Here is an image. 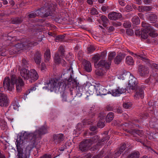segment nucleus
<instances>
[{
	"label": "nucleus",
	"instance_id": "nucleus-25",
	"mask_svg": "<svg viewBox=\"0 0 158 158\" xmlns=\"http://www.w3.org/2000/svg\"><path fill=\"white\" fill-rule=\"evenodd\" d=\"M127 73L129 74L130 73L128 72H127L125 70H124L123 71L121 74L118 75V78L120 80H124L125 79L124 76H126Z\"/></svg>",
	"mask_w": 158,
	"mask_h": 158
},
{
	"label": "nucleus",
	"instance_id": "nucleus-7",
	"mask_svg": "<svg viewBox=\"0 0 158 158\" xmlns=\"http://www.w3.org/2000/svg\"><path fill=\"white\" fill-rule=\"evenodd\" d=\"M98 138L97 135H95L92 139H87L84 142H81L79 145L80 150L82 152L87 151L90 145L94 143L97 141Z\"/></svg>",
	"mask_w": 158,
	"mask_h": 158
},
{
	"label": "nucleus",
	"instance_id": "nucleus-5",
	"mask_svg": "<svg viewBox=\"0 0 158 158\" xmlns=\"http://www.w3.org/2000/svg\"><path fill=\"white\" fill-rule=\"evenodd\" d=\"M142 26L143 27L142 29V32L141 34V37L144 39H147L148 36L147 33L150 31L149 33V35L152 37H156L157 36V34L151 26L149 24L143 22L142 23Z\"/></svg>",
	"mask_w": 158,
	"mask_h": 158
},
{
	"label": "nucleus",
	"instance_id": "nucleus-12",
	"mask_svg": "<svg viewBox=\"0 0 158 158\" xmlns=\"http://www.w3.org/2000/svg\"><path fill=\"white\" fill-rule=\"evenodd\" d=\"M96 93L97 95H106L108 93V92L103 86L98 84L96 88Z\"/></svg>",
	"mask_w": 158,
	"mask_h": 158
},
{
	"label": "nucleus",
	"instance_id": "nucleus-39",
	"mask_svg": "<svg viewBox=\"0 0 158 158\" xmlns=\"http://www.w3.org/2000/svg\"><path fill=\"white\" fill-rule=\"evenodd\" d=\"M116 55V53L115 52H111L109 53L108 55V59H111L113 58V57H114Z\"/></svg>",
	"mask_w": 158,
	"mask_h": 158
},
{
	"label": "nucleus",
	"instance_id": "nucleus-37",
	"mask_svg": "<svg viewBox=\"0 0 158 158\" xmlns=\"http://www.w3.org/2000/svg\"><path fill=\"white\" fill-rule=\"evenodd\" d=\"M95 50V48L93 46H90L87 48V51L89 53H91Z\"/></svg>",
	"mask_w": 158,
	"mask_h": 158
},
{
	"label": "nucleus",
	"instance_id": "nucleus-46",
	"mask_svg": "<svg viewBox=\"0 0 158 158\" xmlns=\"http://www.w3.org/2000/svg\"><path fill=\"white\" fill-rule=\"evenodd\" d=\"M153 16H150V19L151 20L152 22L156 21L157 20V17L156 15H153Z\"/></svg>",
	"mask_w": 158,
	"mask_h": 158
},
{
	"label": "nucleus",
	"instance_id": "nucleus-9",
	"mask_svg": "<svg viewBox=\"0 0 158 158\" xmlns=\"http://www.w3.org/2000/svg\"><path fill=\"white\" fill-rule=\"evenodd\" d=\"M46 9L42 8L40 9L36 10L35 12L31 13L29 15L30 18H34L37 16H41L47 17L51 15V13L49 10L47 12L46 11Z\"/></svg>",
	"mask_w": 158,
	"mask_h": 158
},
{
	"label": "nucleus",
	"instance_id": "nucleus-34",
	"mask_svg": "<svg viewBox=\"0 0 158 158\" xmlns=\"http://www.w3.org/2000/svg\"><path fill=\"white\" fill-rule=\"evenodd\" d=\"M101 9L102 11L105 12L106 11H108L110 9V8L108 6H103L102 7Z\"/></svg>",
	"mask_w": 158,
	"mask_h": 158
},
{
	"label": "nucleus",
	"instance_id": "nucleus-55",
	"mask_svg": "<svg viewBox=\"0 0 158 158\" xmlns=\"http://www.w3.org/2000/svg\"><path fill=\"white\" fill-rule=\"evenodd\" d=\"M97 128V127L96 126H91L90 127V130L92 131H95Z\"/></svg>",
	"mask_w": 158,
	"mask_h": 158
},
{
	"label": "nucleus",
	"instance_id": "nucleus-59",
	"mask_svg": "<svg viewBox=\"0 0 158 158\" xmlns=\"http://www.w3.org/2000/svg\"><path fill=\"white\" fill-rule=\"evenodd\" d=\"M59 51H60L61 53H62L63 52L64 48L63 46H60L59 48Z\"/></svg>",
	"mask_w": 158,
	"mask_h": 158
},
{
	"label": "nucleus",
	"instance_id": "nucleus-2",
	"mask_svg": "<svg viewBox=\"0 0 158 158\" xmlns=\"http://www.w3.org/2000/svg\"><path fill=\"white\" fill-rule=\"evenodd\" d=\"M32 135V134H31L30 132H25L22 135L19 136L17 139L15 144L18 153V156L19 158H27L26 153L25 152H23L20 150V146L24 145L25 142L27 141V140L25 141V140L28 139V140H29L31 145L33 147L35 145L32 142L33 139Z\"/></svg>",
	"mask_w": 158,
	"mask_h": 158
},
{
	"label": "nucleus",
	"instance_id": "nucleus-62",
	"mask_svg": "<svg viewBox=\"0 0 158 158\" xmlns=\"http://www.w3.org/2000/svg\"><path fill=\"white\" fill-rule=\"evenodd\" d=\"M117 112L118 113H122L123 111L121 109H118L117 110Z\"/></svg>",
	"mask_w": 158,
	"mask_h": 158
},
{
	"label": "nucleus",
	"instance_id": "nucleus-24",
	"mask_svg": "<svg viewBox=\"0 0 158 158\" xmlns=\"http://www.w3.org/2000/svg\"><path fill=\"white\" fill-rule=\"evenodd\" d=\"M139 153L136 152H132L128 156L127 158H138Z\"/></svg>",
	"mask_w": 158,
	"mask_h": 158
},
{
	"label": "nucleus",
	"instance_id": "nucleus-3",
	"mask_svg": "<svg viewBox=\"0 0 158 158\" xmlns=\"http://www.w3.org/2000/svg\"><path fill=\"white\" fill-rule=\"evenodd\" d=\"M15 83L17 92H19L22 89V87L24 84L22 79L19 78L16 79L12 76L10 80L9 77H6L3 82V87L5 90L12 91L14 88V84Z\"/></svg>",
	"mask_w": 158,
	"mask_h": 158
},
{
	"label": "nucleus",
	"instance_id": "nucleus-10",
	"mask_svg": "<svg viewBox=\"0 0 158 158\" xmlns=\"http://www.w3.org/2000/svg\"><path fill=\"white\" fill-rule=\"evenodd\" d=\"M29 79L31 82H34L39 78V75L37 72L34 69L30 70Z\"/></svg>",
	"mask_w": 158,
	"mask_h": 158
},
{
	"label": "nucleus",
	"instance_id": "nucleus-22",
	"mask_svg": "<svg viewBox=\"0 0 158 158\" xmlns=\"http://www.w3.org/2000/svg\"><path fill=\"white\" fill-rule=\"evenodd\" d=\"M35 62L38 65L39 68L42 71L45 70L46 66L43 61H41V60H35Z\"/></svg>",
	"mask_w": 158,
	"mask_h": 158
},
{
	"label": "nucleus",
	"instance_id": "nucleus-41",
	"mask_svg": "<svg viewBox=\"0 0 158 158\" xmlns=\"http://www.w3.org/2000/svg\"><path fill=\"white\" fill-rule=\"evenodd\" d=\"M98 126L100 128H102L104 126V122L102 121H99L97 124Z\"/></svg>",
	"mask_w": 158,
	"mask_h": 158
},
{
	"label": "nucleus",
	"instance_id": "nucleus-43",
	"mask_svg": "<svg viewBox=\"0 0 158 158\" xmlns=\"http://www.w3.org/2000/svg\"><path fill=\"white\" fill-rule=\"evenodd\" d=\"M106 115L104 113H100L98 115V118L100 120H102L104 118Z\"/></svg>",
	"mask_w": 158,
	"mask_h": 158
},
{
	"label": "nucleus",
	"instance_id": "nucleus-38",
	"mask_svg": "<svg viewBox=\"0 0 158 158\" xmlns=\"http://www.w3.org/2000/svg\"><path fill=\"white\" fill-rule=\"evenodd\" d=\"M123 26L125 28L130 27L131 26L130 22H126L124 23Z\"/></svg>",
	"mask_w": 158,
	"mask_h": 158
},
{
	"label": "nucleus",
	"instance_id": "nucleus-16",
	"mask_svg": "<svg viewBox=\"0 0 158 158\" xmlns=\"http://www.w3.org/2000/svg\"><path fill=\"white\" fill-rule=\"evenodd\" d=\"M135 93L134 95V97L135 99H138L140 98H143L144 97L143 92L142 89L138 88L137 87L135 89Z\"/></svg>",
	"mask_w": 158,
	"mask_h": 158
},
{
	"label": "nucleus",
	"instance_id": "nucleus-63",
	"mask_svg": "<svg viewBox=\"0 0 158 158\" xmlns=\"http://www.w3.org/2000/svg\"><path fill=\"white\" fill-rule=\"evenodd\" d=\"M3 3L4 5H6L7 4L8 2L6 0H3Z\"/></svg>",
	"mask_w": 158,
	"mask_h": 158
},
{
	"label": "nucleus",
	"instance_id": "nucleus-13",
	"mask_svg": "<svg viewBox=\"0 0 158 158\" xmlns=\"http://www.w3.org/2000/svg\"><path fill=\"white\" fill-rule=\"evenodd\" d=\"M130 74V76L129 80V85L130 86V88L132 89H135L137 86L136 79L135 77L132 75Z\"/></svg>",
	"mask_w": 158,
	"mask_h": 158
},
{
	"label": "nucleus",
	"instance_id": "nucleus-52",
	"mask_svg": "<svg viewBox=\"0 0 158 158\" xmlns=\"http://www.w3.org/2000/svg\"><path fill=\"white\" fill-rule=\"evenodd\" d=\"M5 51L2 50V49H0V56H4L5 55Z\"/></svg>",
	"mask_w": 158,
	"mask_h": 158
},
{
	"label": "nucleus",
	"instance_id": "nucleus-50",
	"mask_svg": "<svg viewBox=\"0 0 158 158\" xmlns=\"http://www.w3.org/2000/svg\"><path fill=\"white\" fill-rule=\"evenodd\" d=\"M136 133L140 136H142L143 134V132L142 131H138L136 132Z\"/></svg>",
	"mask_w": 158,
	"mask_h": 158
},
{
	"label": "nucleus",
	"instance_id": "nucleus-40",
	"mask_svg": "<svg viewBox=\"0 0 158 158\" xmlns=\"http://www.w3.org/2000/svg\"><path fill=\"white\" fill-rule=\"evenodd\" d=\"M134 56L135 57L134 58H137L139 59L142 58L144 59H147L144 56H142V55H137L136 54H134Z\"/></svg>",
	"mask_w": 158,
	"mask_h": 158
},
{
	"label": "nucleus",
	"instance_id": "nucleus-58",
	"mask_svg": "<svg viewBox=\"0 0 158 158\" xmlns=\"http://www.w3.org/2000/svg\"><path fill=\"white\" fill-rule=\"evenodd\" d=\"M134 1L138 4H141L142 3L141 0H134Z\"/></svg>",
	"mask_w": 158,
	"mask_h": 158
},
{
	"label": "nucleus",
	"instance_id": "nucleus-44",
	"mask_svg": "<svg viewBox=\"0 0 158 158\" xmlns=\"http://www.w3.org/2000/svg\"><path fill=\"white\" fill-rule=\"evenodd\" d=\"M91 13L92 15H95L98 14V12L95 8H93L91 10Z\"/></svg>",
	"mask_w": 158,
	"mask_h": 158
},
{
	"label": "nucleus",
	"instance_id": "nucleus-8",
	"mask_svg": "<svg viewBox=\"0 0 158 158\" xmlns=\"http://www.w3.org/2000/svg\"><path fill=\"white\" fill-rule=\"evenodd\" d=\"M94 62L96 68L103 67L106 70H108L110 69L111 64L110 60H94Z\"/></svg>",
	"mask_w": 158,
	"mask_h": 158
},
{
	"label": "nucleus",
	"instance_id": "nucleus-53",
	"mask_svg": "<svg viewBox=\"0 0 158 158\" xmlns=\"http://www.w3.org/2000/svg\"><path fill=\"white\" fill-rule=\"evenodd\" d=\"M51 155L49 154H46L40 158H51Z\"/></svg>",
	"mask_w": 158,
	"mask_h": 158
},
{
	"label": "nucleus",
	"instance_id": "nucleus-28",
	"mask_svg": "<svg viewBox=\"0 0 158 158\" xmlns=\"http://www.w3.org/2000/svg\"><path fill=\"white\" fill-rule=\"evenodd\" d=\"M132 20L134 24H138L140 23L139 19L137 16H135L132 18Z\"/></svg>",
	"mask_w": 158,
	"mask_h": 158
},
{
	"label": "nucleus",
	"instance_id": "nucleus-19",
	"mask_svg": "<svg viewBox=\"0 0 158 158\" xmlns=\"http://www.w3.org/2000/svg\"><path fill=\"white\" fill-rule=\"evenodd\" d=\"M53 137L54 142L56 143H60L64 139V135L62 134L55 135Z\"/></svg>",
	"mask_w": 158,
	"mask_h": 158
},
{
	"label": "nucleus",
	"instance_id": "nucleus-49",
	"mask_svg": "<svg viewBox=\"0 0 158 158\" xmlns=\"http://www.w3.org/2000/svg\"><path fill=\"white\" fill-rule=\"evenodd\" d=\"M147 7H144L143 8H142V7L141 6H139V7H138V10H139L140 12H143V10L144 9H146V8H147Z\"/></svg>",
	"mask_w": 158,
	"mask_h": 158
},
{
	"label": "nucleus",
	"instance_id": "nucleus-36",
	"mask_svg": "<svg viewBox=\"0 0 158 158\" xmlns=\"http://www.w3.org/2000/svg\"><path fill=\"white\" fill-rule=\"evenodd\" d=\"M127 34L129 35H132L134 34L133 30L131 29H127L126 31Z\"/></svg>",
	"mask_w": 158,
	"mask_h": 158
},
{
	"label": "nucleus",
	"instance_id": "nucleus-17",
	"mask_svg": "<svg viewBox=\"0 0 158 158\" xmlns=\"http://www.w3.org/2000/svg\"><path fill=\"white\" fill-rule=\"evenodd\" d=\"M23 46V44H16L13 49L10 50V53L11 54L15 53L20 50H23L24 49Z\"/></svg>",
	"mask_w": 158,
	"mask_h": 158
},
{
	"label": "nucleus",
	"instance_id": "nucleus-32",
	"mask_svg": "<svg viewBox=\"0 0 158 158\" xmlns=\"http://www.w3.org/2000/svg\"><path fill=\"white\" fill-rule=\"evenodd\" d=\"M44 56L46 57V59H48L50 58V53L49 50H47L44 54Z\"/></svg>",
	"mask_w": 158,
	"mask_h": 158
},
{
	"label": "nucleus",
	"instance_id": "nucleus-21",
	"mask_svg": "<svg viewBox=\"0 0 158 158\" xmlns=\"http://www.w3.org/2000/svg\"><path fill=\"white\" fill-rule=\"evenodd\" d=\"M83 64L85 69L88 72H90L92 70L90 62L87 60H84Z\"/></svg>",
	"mask_w": 158,
	"mask_h": 158
},
{
	"label": "nucleus",
	"instance_id": "nucleus-20",
	"mask_svg": "<svg viewBox=\"0 0 158 158\" xmlns=\"http://www.w3.org/2000/svg\"><path fill=\"white\" fill-rule=\"evenodd\" d=\"M29 73L30 71L24 68L22 69L20 72L21 75L25 80L29 79Z\"/></svg>",
	"mask_w": 158,
	"mask_h": 158
},
{
	"label": "nucleus",
	"instance_id": "nucleus-14",
	"mask_svg": "<svg viewBox=\"0 0 158 158\" xmlns=\"http://www.w3.org/2000/svg\"><path fill=\"white\" fill-rule=\"evenodd\" d=\"M9 102L6 95L3 94H0V106H7Z\"/></svg>",
	"mask_w": 158,
	"mask_h": 158
},
{
	"label": "nucleus",
	"instance_id": "nucleus-11",
	"mask_svg": "<svg viewBox=\"0 0 158 158\" xmlns=\"http://www.w3.org/2000/svg\"><path fill=\"white\" fill-rule=\"evenodd\" d=\"M125 92L124 89L120 87H116L113 89L110 92L112 95L114 96H118Z\"/></svg>",
	"mask_w": 158,
	"mask_h": 158
},
{
	"label": "nucleus",
	"instance_id": "nucleus-54",
	"mask_svg": "<svg viewBox=\"0 0 158 158\" xmlns=\"http://www.w3.org/2000/svg\"><path fill=\"white\" fill-rule=\"evenodd\" d=\"M119 3L122 6H124L125 5V2L123 0H119Z\"/></svg>",
	"mask_w": 158,
	"mask_h": 158
},
{
	"label": "nucleus",
	"instance_id": "nucleus-64",
	"mask_svg": "<svg viewBox=\"0 0 158 158\" xmlns=\"http://www.w3.org/2000/svg\"><path fill=\"white\" fill-rule=\"evenodd\" d=\"M100 156L99 155H97L94 156L92 158H99Z\"/></svg>",
	"mask_w": 158,
	"mask_h": 158
},
{
	"label": "nucleus",
	"instance_id": "nucleus-45",
	"mask_svg": "<svg viewBox=\"0 0 158 158\" xmlns=\"http://www.w3.org/2000/svg\"><path fill=\"white\" fill-rule=\"evenodd\" d=\"M126 62L128 65H132L134 63L133 60H126Z\"/></svg>",
	"mask_w": 158,
	"mask_h": 158
},
{
	"label": "nucleus",
	"instance_id": "nucleus-51",
	"mask_svg": "<svg viewBox=\"0 0 158 158\" xmlns=\"http://www.w3.org/2000/svg\"><path fill=\"white\" fill-rule=\"evenodd\" d=\"M36 89V88L35 86H33L29 89V93H30L33 91L35 90Z\"/></svg>",
	"mask_w": 158,
	"mask_h": 158
},
{
	"label": "nucleus",
	"instance_id": "nucleus-31",
	"mask_svg": "<svg viewBox=\"0 0 158 158\" xmlns=\"http://www.w3.org/2000/svg\"><path fill=\"white\" fill-rule=\"evenodd\" d=\"M132 106V104L130 102H127L123 103V106L126 109L129 108Z\"/></svg>",
	"mask_w": 158,
	"mask_h": 158
},
{
	"label": "nucleus",
	"instance_id": "nucleus-27",
	"mask_svg": "<svg viewBox=\"0 0 158 158\" xmlns=\"http://www.w3.org/2000/svg\"><path fill=\"white\" fill-rule=\"evenodd\" d=\"M101 19L103 23V25L104 27L106 26V24L108 23L109 20L107 17L105 16H102L101 17Z\"/></svg>",
	"mask_w": 158,
	"mask_h": 158
},
{
	"label": "nucleus",
	"instance_id": "nucleus-4",
	"mask_svg": "<svg viewBox=\"0 0 158 158\" xmlns=\"http://www.w3.org/2000/svg\"><path fill=\"white\" fill-rule=\"evenodd\" d=\"M65 85L64 82L60 83L59 81L57 80H51L48 83L47 85V86L44 87L43 88L49 90L51 92L53 91L56 92L59 91L60 88H62L64 89L65 87V85Z\"/></svg>",
	"mask_w": 158,
	"mask_h": 158
},
{
	"label": "nucleus",
	"instance_id": "nucleus-18",
	"mask_svg": "<svg viewBox=\"0 0 158 158\" xmlns=\"http://www.w3.org/2000/svg\"><path fill=\"white\" fill-rule=\"evenodd\" d=\"M122 17L120 13L113 12L109 13L108 15V18L112 20H116Z\"/></svg>",
	"mask_w": 158,
	"mask_h": 158
},
{
	"label": "nucleus",
	"instance_id": "nucleus-23",
	"mask_svg": "<svg viewBox=\"0 0 158 158\" xmlns=\"http://www.w3.org/2000/svg\"><path fill=\"white\" fill-rule=\"evenodd\" d=\"M106 73V71L101 68L98 69L95 71L96 74L99 76H103Z\"/></svg>",
	"mask_w": 158,
	"mask_h": 158
},
{
	"label": "nucleus",
	"instance_id": "nucleus-47",
	"mask_svg": "<svg viewBox=\"0 0 158 158\" xmlns=\"http://www.w3.org/2000/svg\"><path fill=\"white\" fill-rule=\"evenodd\" d=\"M101 57V59H104L106 55V51L103 52L101 53L100 54Z\"/></svg>",
	"mask_w": 158,
	"mask_h": 158
},
{
	"label": "nucleus",
	"instance_id": "nucleus-6",
	"mask_svg": "<svg viewBox=\"0 0 158 158\" xmlns=\"http://www.w3.org/2000/svg\"><path fill=\"white\" fill-rule=\"evenodd\" d=\"M47 132L46 128L44 126H42L38 130H36L34 132L30 133L31 134H32V137L33 139L32 142L33 144H36L39 142L41 136Z\"/></svg>",
	"mask_w": 158,
	"mask_h": 158
},
{
	"label": "nucleus",
	"instance_id": "nucleus-1",
	"mask_svg": "<svg viewBox=\"0 0 158 158\" xmlns=\"http://www.w3.org/2000/svg\"><path fill=\"white\" fill-rule=\"evenodd\" d=\"M73 84L74 90L76 92L77 96H81L83 91L85 90L86 92L85 94L87 98L92 95L95 91H96V88H97L98 84L93 83L92 84L89 82H86L83 85L79 86V83L75 80L73 82Z\"/></svg>",
	"mask_w": 158,
	"mask_h": 158
},
{
	"label": "nucleus",
	"instance_id": "nucleus-42",
	"mask_svg": "<svg viewBox=\"0 0 158 158\" xmlns=\"http://www.w3.org/2000/svg\"><path fill=\"white\" fill-rule=\"evenodd\" d=\"M92 58L93 59H101V57L100 54H97L94 55Z\"/></svg>",
	"mask_w": 158,
	"mask_h": 158
},
{
	"label": "nucleus",
	"instance_id": "nucleus-61",
	"mask_svg": "<svg viewBox=\"0 0 158 158\" xmlns=\"http://www.w3.org/2000/svg\"><path fill=\"white\" fill-rule=\"evenodd\" d=\"M143 1L145 4H148L150 2L149 0H143Z\"/></svg>",
	"mask_w": 158,
	"mask_h": 158
},
{
	"label": "nucleus",
	"instance_id": "nucleus-48",
	"mask_svg": "<svg viewBox=\"0 0 158 158\" xmlns=\"http://www.w3.org/2000/svg\"><path fill=\"white\" fill-rule=\"evenodd\" d=\"M13 108L15 110H18L19 106H18L17 103H13Z\"/></svg>",
	"mask_w": 158,
	"mask_h": 158
},
{
	"label": "nucleus",
	"instance_id": "nucleus-30",
	"mask_svg": "<svg viewBox=\"0 0 158 158\" xmlns=\"http://www.w3.org/2000/svg\"><path fill=\"white\" fill-rule=\"evenodd\" d=\"M126 145L124 144L122 146H121L118 152H117L116 154H118V155L121 154L123 151L125 150Z\"/></svg>",
	"mask_w": 158,
	"mask_h": 158
},
{
	"label": "nucleus",
	"instance_id": "nucleus-57",
	"mask_svg": "<svg viewBox=\"0 0 158 158\" xmlns=\"http://www.w3.org/2000/svg\"><path fill=\"white\" fill-rule=\"evenodd\" d=\"M114 63L116 64H118L121 62V60H114Z\"/></svg>",
	"mask_w": 158,
	"mask_h": 158
},
{
	"label": "nucleus",
	"instance_id": "nucleus-26",
	"mask_svg": "<svg viewBox=\"0 0 158 158\" xmlns=\"http://www.w3.org/2000/svg\"><path fill=\"white\" fill-rule=\"evenodd\" d=\"M114 116V115L113 113H109L106 117V121L108 122H110L113 119Z\"/></svg>",
	"mask_w": 158,
	"mask_h": 158
},
{
	"label": "nucleus",
	"instance_id": "nucleus-33",
	"mask_svg": "<svg viewBox=\"0 0 158 158\" xmlns=\"http://www.w3.org/2000/svg\"><path fill=\"white\" fill-rule=\"evenodd\" d=\"M64 38V36L63 35H59L57 36L55 38V40L57 42L61 41Z\"/></svg>",
	"mask_w": 158,
	"mask_h": 158
},
{
	"label": "nucleus",
	"instance_id": "nucleus-56",
	"mask_svg": "<svg viewBox=\"0 0 158 158\" xmlns=\"http://www.w3.org/2000/svg\"><path fill=\"white\" fill-rule=\"evenodd\" d=\"M64 60H55V63H57V64H59L61 62H64Z\"/></svg>",
	"mask_w": 158,
	"mask_h": 158
},
{
	"label": "nucleus",
	"instance_id": "nucleus-29",
	"mask_svg": "<svg viewBox=\"0 0 158 158\" xmlns=\"http://www.w3.org/2000/svg\"><path fill=\"white\" fill-rule=\"evenodd\" d=\"M115 79L114 76L110 75L106 78V81L109 84V82H111L112 81H114Z\"/></svg>",
	"mask_w": 158,
	"mask_h": 158
},
{
	"label": "nucleus",
	"instance_id": "nucleus-15",
	"mask_svg": "<svg viewBox=\"0 0 158 158\" xmlns=\"http://www.w3.org/2000/svg\"><path fill=\"white\" fill-rule=\"evenodd\" d=\"M139 73L141 76H143L149 73V70L148 68L143 65L139 66L138 69Z\"/></svg>",
	"mask_w": 158,
	"mask_h": 158
},
{
	"label": "nucleus",
	"instance_id": "nucleus-35",
	"mask_svg": "<svg viewBox=\"0 0 158 158\" xmlns=\"http://www.w3.org/2000/svg\"><path fill=\"white\" fill-rule=\"evenodd\" d=\"M105 137V138H104V139H102L99 141L98 144H97V145H99L100 144V143H102L105 141H106L107 140H108L109 139V137L107 135Z\"/></svg>",
	"mask_w": 158,
	"mask_h": 158
},
{
	"label": "nucleus",
	"instance_id": "nucleus-60",
	"mask_svg": "<svg viewBox=\"0 0 158 158\" xmlns=\"http://www.w3.org/2000/svg\"><path fill=\"white\" fill-rule=\"evenodd\" d=\"M126 8L128 11H129L131 10V6L129 5H127L126 6Z\"/></svg>",
	"mask_w": 158,
	"mask_h": 158
}]
</instances>
